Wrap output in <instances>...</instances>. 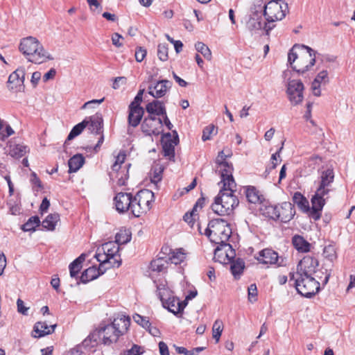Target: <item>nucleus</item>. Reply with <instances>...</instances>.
I'll use <instances>...</instances> for the list:
<instances>
[{"instance_id": "obj_1", "label": "nucleus", "mask_w": 355, "mask_h": 355, "mask_svg": "<svg viewBox=\"0 0 355 355\" xmlns=\"http://www.w3.org/2000/svg\"><path fill=\"white\" fill-rule=\"evenodd\" d=\"M320 55L308 46L295 44L288 53V62L294 71L303 74L315 65L316 58Z\"/></svg>"}, {"instance_id": "obj_2", "label": "nucleus", "mask_w": 355, "mask_h": 355, "mask_svg": "<svg viewBox=\"0 0 355 355\" xmlns=\"http://www.w3.org/2000/svg\"><path fill=\"white\" fill-rule=\"evenodd\" d=\"M19 50L28 61L35 64H42L49 60L53 59L44 49L39 40L32 36L21 40Z\"/></svg>"}, {"instance_id": "obj_3", "label": "nucleus", "mask_w": 355, "mask_h": 355, "mask_svg": "<svg viewBox=\"0 0 355 355\" xmlns=\"http://www.w3.org/2000/svg\"><path fill=\"white\" fill-rule=\"evenodd\" d=\"M204 234L211 243L231 249V245L227 242L232 234V229L225 220L219 218L211 220Z\"/></svg>"}, {"instance_id": "obj_4", "label": "nucleus", "mask_w": 355, "mask_h": 355, "mask_svg": "<svg viewBox=\"0 0 355 355\" xmlns=\"http://www.w3.org/2000/svg\"><path fill=\"white\" fill-rule=\"evenodd\" d=\"M234 192V189H230L222 187L211 205V209L214 213L223 216L230 215L233 212L234 208L239 203Z\"/></svg>"}, {"instance_id": "obj_5", "label": "nucleus", "mask_w": 355, "mask_h": 355, "mask_svg": "<svg viewBox=\"0 0 355 355\" xmlns=\"http://www.w3.org/2000/svg\"><path fill=\"white\" fill-rule=\"evenodd\" d=\"M157 287V293L163 306L174 315H178L184 310L187 302H180L178 298L173 295V292L167 287L165 280L155 282Z\"/></svg>"}, {"instance_id": "obj_6", "label": "nucleus", "mask_w": 355, "mask_h": 355, "mask_svg": "<svg viewBox=\"0 0 355 355\" xmlns=\"http://www.w3.org/2000/svg\"><path fill=\"white\" fill-rule=\"evenodd\" d=\"M155 200L154 193L148 189L139 191L135 196H132V214L135 217H139L141 214L148 211L152 207V203Z\"/></svg>"}, {"instance_id": "obj_7", "label": "nucleus", "mask_w": 355, "mask_h": 355, "mask_svg": "<svg viewBox=\"0 0 355 355\" xmlns=\"http://www.w3.org/2000/svg\"><path fill=\"white\" fill-rule=\"evenodd\" d=\"M288 11V4L282 0H272L264 6L263 15L268 22L284 19Z\"/></svg>"}, {"instance_id": "obj_8", "label": "nucleus", "mask_w": 355, "mask_h": 355, "mask_svg": "<svg viewBox=\"0 0 355 355\" xmlns=\"http://www.w3.org/2000/svg\"><path fill=\"white\" fill-rule=\"evenodd\" d=\"M295 288L301 295L310 298L320 290V283L314 277H302L297 275Z\"/></svg>"}, {"instance_id": "obj_9", "label": "nucleus", "mask_w": 355, "mask_h": 355, "mask_svg": "<svg viewBox=\"0 0 355 355\" xmlns=\"http://www.w3.org/2000/svg\"><path fill=\"white\" fill-rule=\"evenodd\" d=\"M130 325V318L123 314H118L110 324L101 323L98 328V333H103L105 331H113V333H126Z\"/></svg>"}, {"instance_id": "obj_10", "label": "nucleus", "mask_w": 355, "mask_h": 355, "mask_svg": "<svg viewBox=\"0 0 355 355\" xmlns=\"http://www.w3.org/2000/svg\"><path fill=\"white\" fill-rule=\"evenodd\" d=\"M328 190L317 189L315 194L311 198V215L313 218L318 220L321 216V211L328 198Z\"/></svg>"}, {"instance_id": "obj_11", "label": "nucleus", "mask_w": 355, "mask_h": 355, "mask_svg": "<svg viewBox=\"0 0 355 355\" xmlns=\"http://www.w3.org/2000/svg\"><path fill=\"white\" fill-rule=\"evenodd\" d=\"M318 261L310 256L304 257L297 266V275L302 277H313L317 273Z\"/></svg>"}, {"instance_id": "obj_12", "label": "nucleus", "mask_w": 355, "mask_h": 355, "mask_svg": "<svg viewBox=\"0 0 355 355\" xmlns=\"http://www.w3.org/2000/svg\"><path fill=\"white\" fill-rule=\"evenodd\" d=\"M304 85L300 80H291L287 85V94L291 103L296 105L302 102Z\"/></svg>"}, {"instance_id": "obj_13", "label": "nucleus", "mask_w": 355, "mask_h": 355, "mask_svg": "<svg viewBox=\"0 0 355 355\" xmlns=\"http://www.w3.org/2000/svg\"><path fill=\"white\" fill-rule=\"evenodd\" d=\"M216 172L220 175L221 181L223 183V187L224 189H234L236 187L232 172L233 166L230 163H221L218 165L216 168Z\"/></svg>"}, {"instance_id": "obj_14", "label": "nucleus", "mask_w": 355, "mask_h": 355, "mask_svg": "<svg viewBox=\"0 0 355 355\" xmlns=\"http://www.w3.org/2000/svg\"><path fill=\"white\" fill-rule=\"evenodd\" d=\"M141 128L146 135H159L162 132V121L156 116H148L144 118Z\"/></svg>"}, {"instance_id": "obj_15", "label": "nucleus", "mask_w": 355, "mask_h": 355, "mask_svg": "<svg viewBox=\"0 0 355 355\" xmlns=\"http://www.w3.org/2000/svg\"><path fill=\"white\" fill-rule=\"evenodd\" d=\"M179 138L176 131H173V136L170 133L164 135L162 139V145L164 156L168 157L170 160L175 157V146L178 144Z\"/></svg>"}, {"instance_id": "obj_16", "label": "nucleus", "mask_w": 355, "mask_h": 355, "mask_svg": "<svg viewBox=\"0 0 355 355\" xmlns=\"http://www.w3.org/2000/svg\"><path fill=\"white\" fill-rule=\"evenodd\" d=\"M103 253L98 252L96 257L98 261L101 263H106L110 261V258H114V256L119 254V245L115 242L105 243L102 245Z\"/></svg>"}, {"instance_id": "obj_17", "label": "nucleus", "mask_w": 355, "mask_h": 355, "mask_svg": "<svg viewBox=\"0 0 355 355\" xmlns=\"http://www.w3.org/2000/svg\"><path fill=\"white\" fill-rule=\"evenodd\" d=\"M247 28L252 34H255L262 29L266 31V35L273 28V26L268 25L261 16L254 13L246 23Z\"/></svg>"}, {"instance_id": "obj_18", "label": "nucleus", "mask_w": 355, "mask_h": 355, "mask_svg": "<svg viewBox=\"0 0 355 355\" xmlns=\"http://www.w3.org/2000/svg\"><path fill=\"white\" fill-rule=\"evenodd\" d=\"M25 69L24 67H19L13 71L8 77V87L10 90L21 91L24 89L25 80Z\"/></svg>"}, {"instance_id": "obj_19", "label": "nucleus", "mask_w": 355, "mask_h": 355, "mask_svg": "<svg viewBox=\"0 0 355 355\" xmlns=\"http://www.w3.org/2000/svg\"><path fill=\"white\" fill-rule=\"evenodd\" d=\"M132 195L130 193L120 192L114 197L116 210L119 213H124L128 210L132 211Z\"/></svg>"}, {"instance_id": "obj_20", "label": "nucleus", "mask_w": 355, "mask_h": 355, "mask_svg": "<svg viewBox=\"0 0 355 355\" xmlns=\"http://www.w3.org/2000/svg\"><path fill=\"white\" fill-rule=\"evenodd\" d=\"M171 83L168 80H159L155 85L148 86V94L155 98H162L171 88Z\"/></svg>"}, {"instance_id": "obj_21", "label": "nucleus", "mask_w": 355, "mask_h": 355, "mask_svg": "<svg viewBox=\"0 0 355 355\" xmlns=\"http://www.w3.org/2000/svg\"><path fill=\"white\" fill-rule=\"evenodd\" d=\"M234 250L218 245L214 250V259L216 261L226 264L234 258Z\"/></svg>"}, {"instance_id": "obj_22", "label": "nucleus", "mask_w": 355, "mask_h": 355, "mask_svg": "<svg viewBox=\"0 0 355 355\" xmlns=\"http://www.w3.org/2000/svg\"><path fill=\"white\" fill-rule=\"evenodd\" d=\"M279 256L277 252L275 250L269 248H266L261 250L259 252V255L257 257V261L263 264H276L277 263L280 266V263H278Z\"/></svg>"}, {"instance_id": "obj_23", "label": "nucleus", "mask_w": 355, "mask_h": 355, "mask_svg": "<svg viewBox=\"0 0 355 355\" xmlns=\"http://www.w3.org/2000/svg\"><path fill=\"white\" fill-rule=\"evenodd\" d=\"M128 110V124L135 128L140 123L144 110L141 106L134 105V104H130Z\"/></svg>"}, {"instance_id": "obj_24", "label": "nucleus", "mask_w": 355, "mask_h": 355, "mask_svg": "<svg viewBox=\"0 0 355 355\" xmlns=\"http://www.w3.org/2000/svg\"><path fill=\"white\" fill-rule=\"evenodd\" d=\"M329 82V78L328 76V71L327 70H322L320 71L311 85V89L313 94L315 96H320L321 95L320 87L321 85H325Z\"/></svg>"}, {"instance_id": "obj_25", "label": "nucleus", "mask_w": 355, "mask_h": 355, "mask_svg": "<svg viewBox=\"0 0 355 355\" xmlns=\"http://www.w3.org/2000/svg\"><path fill=\"white\" fill-rule=\"evenodd\" d=\"M131 164H125L121 169L117 171H111L110 172V178L111 180H116V184L119 187L125 186L129 178V168Z\"/></svg>"}, {"instance_id": "obj_26", "label": "nucleus", "mask_w": 355, "mask_h": 355, "mask_svg": "<svg viewBox=\"0 0 355 355\" xmlns=\"http://www.w3.org/2000/svg\"><path fill=\"white\" fill-rule=\"evenodd\" d=\"M8 155L16 159L24 157L27 153L29 152V148L27 146L22 144H17L13 140L8 141Z\"/></svg>"}, {"instance_id": "obj_27", "label": "nucleus", "mask_w": 355, "mask_h": 355, "mask_svg": "<svg viewBox=\"0 0 355 355\" xmlns=\"http://www.w3.org/2000/svg\"><path fill=\"white\" fill-rule=\"evenodd\" d=\"M320 180L319 186L317 189L328 190V193H329L331 191L330 187L334 180V173L333 169L328 168L326 170L322 171L320 173Z\"/></svg>"}, {"instance_id": "obj_28", "label": "nucleus", "mask_w": 355, "mask_h": 355, "mask_svg": "<svg viewBox=\"0 0 355 355\" xmlns=\"http://www.w3.org/2000/svg\"><path fill=\"white\" fill-rule=\"evenodd\" d=\"M278 212L279 213V220L282 223L290 221L295 215V210L291 202H284L280 206H278Z\"/></svg>"}, {"instance_id": "obj_29", "label": "nucleus", "mask_w": 355, "mask_h": 355, "mask_svg": "<svg viewBox=\"0 0 355 355\" xmlns=\"http://www.w3.org/2000/svg\"><path fill=\"white\" fill-rule=\"evenodd\" d=\"M292 244L299 252L306 253L311 250V243L301 235H294L292 237Z\"/></svg>"}, {"instance_id": "obj_30", "label": "nucleus", "mask_w": 355, "mask_h": 355, "mask_svg": "<svg viewBox=\"0 0 355 355\" xmlns=\"http://www.w3.org/2000/svg\"><path fill=\"white\" fill-rule=\"evenodd\" d=\"M146 110L150 114H155L157 116L166 115V108L164 103L161 101L154 100L148 103Z\"/></svg>"}, {"instance_id": "obj_31", "label": "nucleus", "mask_w": 355, "mask_h": 355, "mask_svg": "<svg viewBox=\"0 0 355 355\" xmlns=\"http://www.w3.org/2000/svg\"><path fill=\"white\" fill-rule=\"evenodd\" d=\"M89 122V130L92 133H94L96 135L102 133L103 128V119L101 115H95L90 116L87 119Z\"/></svg>"}, {"instance_id": "obj_32", "label": "nucleus", "mask_w": 355, "mask_h": 355, "mask_svg": "<svg viewBox=\"0 0 355 355\" xmlns=\"http://www.w3.org/2000/svg\"><path fill=\"white\" fill-rule=\"evenodd\" d=\"M85 158L81 154H76L71 157L68 162L69 173H75L84 164Z\"/></svg>"}, {"instance_id": "obj_33", "label": "nucleus", "mask_w": 355, "mask_h": 355, "mask_svg": "<svg viewBox=\"0 0 355 355\" xmlns=\"http://www.w3.org/2000/svg\"><path fill=\"white\" fill-rule=\"evenodd\" d=\"M100 275L99 269L95 266H92L85 270L80 278L82 283H87L97 278Z\"/></svg>"}, {"instance_id": "obj_34", "label": "nucleus", "mask_w": 355, "mask_h": 355, "mask_svg": "<svg viewBox=\"0 0 355 355\" xmlns=\"http://www.w3.org/2000/svg\"><path fill=\"white\" fill-rule=\"evenodd\" d=\"M230 263H231L230 270L232 275L236 278L239 277L245 268L244 261L241 258H237L236 259H232Z\"/></svg>"}, {"instance_id": "obj_35", "label": "nucleus", "mask_w": 355, "mask_h": 355, "mask_svg": "<svg viewBox=\"0 0 355 355\" xmlns=\"http://www.w3.org/2000/svg\"><path fill=\"white\" fill-rule=\"evenodd\" d=\"M85 260V254H82L76 258L73 262L69 264L70 276L73 278L76 277L77 275L82 268V264Z\"/></svg>"}, {"instance_id": "obj_36", "label": "nucleus", "mask_w": 355, "mask_h": 355, "mask_svg": "<svg viewBox=\"0 0 355 355\" xmlns=\"http://www.w3.org/2000/svg\"><path fill=\"white\" fill-rule=\"evenodd\" d=\"M245 196L248 201L250 203L257 204L261 202L262 196L254 187H248L245 189Z\"/></svg>"}, {"instance_id": "obj_37", "label": "nucleus", "mask_w": 355, "mask_h": 355, "mask_svg": "<svg viewBox=\"0 0 355 355\" xmlns=\"http://www.w3.org/2000/svg\"><path fill=\"white\" fill-rule=\"evenodd\" d=\"M59 220L60 215L58 214H51L42 221V225L44 229L52 231L55 229Z\"/></svg>"}, {"instance_id": "obj_38", "label": "nucleus", "mask_w": 355, "mask_h": 355, "mask_svg": "<svg viewBox=\"0 0 355 355\" xmlns=\"http://www.w3.org/2000/svg\"><path fill=\"white\" fill-rule=\"evenodd\" d=\"M89 122V121L87 120V118H86L82 122L76 125L69 132L67 140H71L80 135L84 129L88 125Z\"/></svg>"}, {"instance_id": "obj_39", "label": "nucleus", "mask_w": 355, "mask_h": 355, "mask_svg": "<svg viewBox=\"0 0 355 355\" xmlns=\"http://www.w3.org/2000/svg\"><path fill=\"white\" fill-rule=\"evenodd\" d=\"M187 258V252L182 248L173 250L171 252L170 259L171 263L178 265L183 262Z\"/></svg>"}, {"instance_id": "obj_40", "label": "nucleus", "mask_w": 355, "mask_h": 355, "mask_svg": "<svg viewBox=\"0 0 355 355\" xmlns=\"http://www.w3.org/2000/svg\"><path fill=\"white\" fill-rule=\"evenodd\" d=\"M294 204L297 205L299 208L304 211L309 209V203L307 199L300 192H295L293 196Z\"/></svg>"}, {"instance_id": "obj_41", "label": "nucleus", "mask_w": 355, "mask_h": 355, "mask_svg": "<svg viewBox=\"0 0 355 355\" xmlns=\"http://www.w3.org/2000/svg\"><path fill=\"white\" fill-rule=\"evenodd\" d=\"M278 210V205H268L261 208L263 215L273 220H277V218H279Z\"/></svg>"}, {"instance_id": "obj_42", "label": "nucleus", "mask_w": 355, "mask_h": 355, "mask_svg": "<svg viewBox=\"0 0 355 355\" xmlns=\"http://www.w3.org/2000/svg\"><path fill=\"white\" fill-rule=\"evenodd\" d=\"M102 334H89L83 341V346L85 348H93L101 343V336Z\"/></svg>"}, {"instance_id": "obj_43", "label": "nucleus", "mask_w": 355, "mask_h": 355, "mask_svg": "<svg viewBox=\"0 0 355 355\" xmlns=\"http://www.w3.org/2000/svg\"><path fill=\"white\" fill-rule=\"evenodd\" d=\"M56 324L48 325L46 322H38L33 327V333H53L55 331Z\"/></svg>"}, {"instance_id": "obj_44", "label": "nucleus", "mask_w": 355, "mask_h": 355, "mask_svg": "<svg viewBox=\"0 0 355 355\" xmlns=\"http://www.w3.org/2000/svg\"><path fill=\"white\" fill-rule=\"evenodd\" d=\"M175 349L178 354L184 355H198V354L206 349L205 347H194L191 350H188L184 347H179L175 345H173Z\"/></svg>"}, {"instance_id": "obj_45", "label": "nucleus", "mask_w": 355, "mask_h": 355, "mask_svg": "<svg viewBox=\"0 0 355 355\" xmlns=\"http://www.w3.org/2000/svg\"><path fill=\"white\" fill-rule=\"evenodd\" d=\"M40 224V220L38 216H35L31 217L28 221L22 225L21 229L24 232L35 231V228Z\"/></svg>"}, {"instance_id": "obj_46", "label": "nucleus", "mask_w": 355, "mask_h": 355, "mask_svg": "<svg viewBox=\"0 0 355 355\" xmlns=\"http://www.w3.org/2000/svg\"><path fill=\"white\" fill-rule=\"evenodd\" d=\"M131 239V234L126 230H120L115 236V241L119 244H125Z\"/></svg>"}, {"instance_id": "obj_47", "label": "nucleus", "mask_w": 355, "mask_h": 355, "mask_svg": "<svg viewBox=\"0 0 355 355\" xmlns=\"http://www.w3.org/2000/svg\"><path fill=\"white\" fill-rule=\"evenodd\" d=\"M133 320L137 324L142 327L145 330L148 331L149 333L151 332V324L147 318L136 313L133 315Z\"/></svg>"}, {"instance_id": "obj_48", "label": "nucleus", "mask_w": 355, "mask_h": 355, "mask_svg": "<svg viewBox=\"0 0 355 355\" xmlns=\"http://www.w3.org/2000/svg\"><path fill=\"white\" fill-rule=\"evenodd\" d=\"M195 48L196 51L200 53L205 59L207 60H211V52L209 47L202 42H198L195 44Z\"/></svg>"}, {"instance_id": "obj_49", "label": "nucleus", "mask_w": 355, "mask_h": 355, "mask_svg": "<svg viewBox=\"0 0 355 355\" xmlns=\"http://www.w3.org/2000/svg\"><path fill=\"white\" fill-rule=\"evenodd\" d=\"M126 155L124 151H121L118 154V155L115 157L114 163L112 166V171H117L118 169H121L123 167V164H124L125 159Z\"/></svg>"}, {"instance_id": "obj_50", "label": "nucleus", "mask_w": 355, "mask_h": 355, "mask_svg": "<svg viewBox=\"0 0 355 355\" xmlns=\"http://www.w3.org/2000/svg\"><path fill=\"white\" fill-rule=\"evenodd\" d=\"M150 269L153 271L162 272L165 269V261L163 259H157L153 260L150 266Z\"/></svg>"}, {"instance_id": "obj_51", "label": "nucleus", "mask_w": 355, "mask_h": 355, "mask_svg": "<svg viewBox=\"0 0 355 355\" xmlns=\"http://www.w3.org/2000/svg\"><path fill=\"white\" fill-rule=\"evenodd\" d=\"M324 256L329 259L330 261H333L336 258V252L335 246L332 244H329L324 247L323 250Z\"/></svg>"}, {"instance_id": "obj_52", "label": "nucleus", "mask_w": 355, "mask_h": 355, "mask_svg": "<svg viewBox=\"0 0 355 355\" xmlns=\"http://www.w3.org/2000/svg\"><path fill=\"white\" fill-rule=\"evenodd\" d=\"M217 133V130L214 125L211 124L206 126L202 131V139L205 141L211 139V135Z\"/></svg>"}, {"instance_id": "obj_53", "label": "nucleus", "mask_w": 355, "mask_h": 355, "mask_svg": "<svg viewBox=\"0 0 355 355\" xmlns=\"http://www.w3.org/2000/svg\"><path fill=\"white\" fill-rule=\"evenodd\" d=\"M163 171L164 168L162 166L154 168L153 175L151 176L152 182L157 184L162 180Z\"/></svg>"}, {"instance_id": "obj_54", "label": "nucleus", "mask_w": 355, "mask_h": 355, "mask_svg": "<svg viewBox=\"0 0 355 355\" xmlns=\"http://www.w3.org/2000/svg\"><path fill=\"white\" fill-rule=\"evenodd\" d=\"M168 46L166 44H160L157 48V56L162 61H166L168 60Z\"/></svg>"}, {"instance_id": "obj_55", "label": "nucleus", "mask_w": 355, "mask_h": 355, "mask_svg": "<svg viewBox=\"0 0 355 355\" xmlns=\"http://www.w3.org/2000/svg\"><path fill=\"white\" fill-rule=\"evenodd\" d=\"M322 162V158L318 155H311L305 162V165L312 169H314L317 165H319Z\"/></svg>"}, {"instance_id": "obj_56", "label": "nucleus", "mask_w": 355, "mask_h": 355, "mask_svg": "<svg viewBox=\"0 0 355 355\" xmlns=\"http://www.w3.org/2000/svg\"><path fill=\"white\" fill-rule=\"evenodd\" d=\"M119 334H112L109 336H106L105 334H103V336H101V343H103L104 345H110L113 343H116L119 339Z\"/></svg>"}, {"instance_id": "obj_57", "label": "nucleus", "mask_w": 355, "mask_h": 355, "mask_svg": "<svg viewBox=\"0 0 355 355\" xmlns=\"http://www.w3.org/2000/svg\"><path fill=\"white\" fill-rule=\"evenodd\" d=\"M248 291L249 300L251 302H255L257 300L256 297L257 296V288L256 284H250L248 288Z\"/></svg>"}, {"instance_id": "obj_58", "label": "nucleus", "mask_w": 355, "mask_h": 355, "mask_svg": "<svg viewBox=\"0 0 355 355\" xmlns=\"http://www.w3.org/2000/svg\"><path fill=\"white\" fill-rule=\"evenodd\" d=\"M146 55V50L142 47H139L135 51V59L138 62L144 60Z\"/></svg>"}, {"instance_id": "obj_59", "label": "nucleus", "mask_w": 355, "mask_h": 355, "mask_svg": "<svg viewBox=\"0 0 355 355\" xmlns=\"http://www.w3.org/2000/svg\"><path fill=\"white\" fill-rule=\"evenodd\" d=\"M140 349V346L137 345H133L131 349L124 352L123 355H141L143 352H141Z\"/></svg>"}, {"instance_id": "obj_60", "label": "nucleus", "mask_w": 355, "mask_h": 355, "mask_svg": "<svg viewBox=\"0 0 355 355\" xmlns=\"http://www.w3.org/2000/svg\"><path fill=\"white\" fill-rule=\"evenodd\" d=\"M196 212H193V209L190 212H187L183 216L184 220L189 224L191 227L193 226L195 220V216Z\"/></svg>"}, {"instance_id": "obj_61", "label": "nucleus", "mask_w": 355, "mask_h": 355, "mask_svg": "<svg viewBox=\"0 0 355 355\" xmlns=\"http://www.w3.org/2000/svg\"><path fill=\"white\" fill-rule=\"evenodd\" d=\"M112 42L113 45L116 47H121L123 46V42H121V40H123V37L119 33H114L112 35Z\"/></svg>"}, {"instance_id": "obj_62", "label": "nucleus", "mask_w": 355, "mask_h": 355, "mask_svg": "<svg viewBox=\"0 0 355 355\" xmlns=\"http://www.w3.org/2000/svg\"><path fill=\"white\" fill-rule=\"evenodd\" d=\"M17 311L19 313L27 315H28V310L29 308L25 306L24 302L21 299H18L17 301Z\"/></svg>"}, {"instance_id": "obj_63", "label": "nucleus", "mask_w": 355, "mask_h": 355, "mask_svg": "<svg viewBox=\"0 0 355 355\" xmlns=\"http://www.w3.org/2000/svg\"><path fill=\"white\" fill-rule=\"evenodd\" d=\"M100 135H101V137L99 138L96 145L94 148H92L91 146H88L86 148V150L87 152H92V151H94V153H96L99 150L100 147L104 141V136L103 135V132Z\"/></svg>"}, {"instance_id": "obj_64", "label": "nucleus", "mask_w": 355, "mask_h": 355, "mask_svg": "<svg viewBox=\"0 0 355 355\" xmlns=\"http://www.w3.org/2000/svg\"><path fill=\"white\" fill-rule=\"evenodd\" d=\"M224 325L221 320H217L213 324L212 333H222Z\"/></svg>"}]
</instances>
